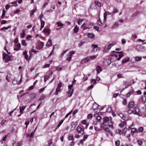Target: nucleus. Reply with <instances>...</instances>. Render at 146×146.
<instances>
[{"instance_id":"obj_57","label":"nucleus","mask_w":146,"mask_h":146,"mask_svg":"<svg viewBox=\"0 0 146 146\" xmlns=\"http://www.w3.org/2000/svg\"><path fill=\"white\" fill-rule=\"evenodd\" d=\"M68 139L69 140H74V138H73V136L72 135L71 136H69L68 137Z\"/></svg>"},{"instance_id":"obj_22","label":"nucleus","mask_w":146,"mask_h":146,"mask_svg":"<svg viewBox=\"0 0 146 146\" xmlns=\"http://www.w3.org/2000/svg\"><path fill=\"white\" fill-rule=\"evenodd\" d=\"M77 125V122H72L71 123V127H72V128L73 129H75V128L76 127Z\"/></svg>"},{"instance_id":"obj_13","label":"nucleus","mask_w":146,"mask_h":146,"mask_svg":"<svg viewBox=\"0 0 146 146\" xmlns=\"http://www.w3.org/2000/svg\"><path fill=\"white\" fill-rule=\"evenodd\" d=\"M92 47L93 48V51L94 50L95 48H96V51L100 49V48L98 47L97 45L92 44Z\"/></svg>"},{"instance_id":"obj_15","label":"nucleus","mask_w":146,"mask_h":146,"mask_svg":"<svg viewBox=\"0 0 146 146\" xmlns=\"http://www.w3.org/2000/svg\"><path fill=\"white\" fill-rule=\"evenodd\" d=\"M96 70L97 73L99 74L102 71V69L100 66H98L96 67Z\"/></svg>"},{"instance_id":"obj_58","label":"nucleus","mask_w":146,"mask_h":146,"mask_svg":"<svg viewBox=\"0 0 146 146\" xmlns=\"http://www.w3.org/2000/svg\"><path fill=\"white\" fill-rule=\"evenodd\" d=\"M88 137V135H85L84 136V138L83 139L84 141H85V140Z\"/></svg>"},{"instance_id":"obj_36","label":"nucleus","mask_w":146,"mask_h":146,"mask_svg":"<svg viewBox=\"0 0 146 146\" xmlns=\"http://www.w3.org/2000/svg\"><path fill=\"white\" fill-rule=\"evenodd\" d=\"M49 78V76H46L44 77V82H46L47 80Z\"/></svg>"},{"instance_id":"obj_9","label":"nucleus","mask_w":146,"mask_h":146,"mask_svg":"<svg viewBox=\"0 0 146 146\" xmlns=\"http://www.w3.org/2000/svg\"><path fill=\"white\" fill-rule=\"evenodd\" d=\"M44 43L43 42H40L38 43L37 46V48L39 49L40 50L42 48L43 46H44Z\"/></svg>"},{"instance_id":"obj_40","label":"nucleus","mask_w":146,"mask_h":146,"mask_svg":"<svg viewBox=\"0 0 146 146\" xmlns=\"http://www.w3.org/2000/svg\"><path fill=\"white\" fill-rule=\"evenodd\" d=\"M98 105L97 104L95 103L93 105V109L94 110L96 109L98 107Z\"/></svg>"},{"instance_id":"obj_6","label":"nucleus","mask_w":146,"mask_h":146,"mask_svg":"<svg viewBox=\"0 0 146 146\" xmlns=\"http://www.w3.org/2000/svg\"><path fill=\"white\" fill-rule=\"evenodd\" d=\"M76 130L79 133H81L82 135L84 134V129H82V127L78 126L76 128Z\"/></svg>"},{"instance_id":"obj_20","label":"nucleus","mask_w":146,"mask_h":146,"mask_svg":"<svg viewBox=\"0 0 146 146\" xmlns=\"http://www.w3.org/2000/svg\"><path fill=\"white\" fill-rule=\"evenodd\" d=\"M119 24L118 22H116L112 26L111 28L114 29L117 28L119 26Z\"/></svg>"},{"instance_id":"obj_10","label":"nucleus","mask_w":146,"mask_h":146,"mask_svg":"<svg viewBox=\"0 0 146 146\" xmlns=\"http://www.w3.org/2000/svg\"><path fill=\"white\" fill-rule=\"evenodd\" d=\"M38 52V51L36 50H35V49H32L31 51H29L30 56H29V60H30L31 58L32 57V54L31 53L32 52L35 53H36L37 52Z\"/></svg>"},{"instance_id":"obj_59","label":"nucleus","mask_w":146,"mask_h":146,"mask_svg":"<svg viewBox=\"0 0 146 146\" xmlns=\"http://www.w3.org/2000/svg\"><path fill=\"white\" fill-rule=\"evenodd\" d=\"M62 83L61 82H60L58 84V86L57 88H58L60 89V88L61 87H62Z\"/></svg>"},{"instance_id":"obj_34","label":"nucleus","mask_w":146,"mask_h":146,"mask_svg":"<svg viewBox=\"0 0 146 146\" xmlns=\"http://www.w3.org/2000/svg\"><path fill=\"white\" fill-rule=\"evenodd\" d=\"M113 123L111 121V123H109L108 124H106V125H107V126H109L112 129H113Z\"/></svg>"},{"instance_id":"obj_23","label":"nucleus","mask_w":146,"mask_h":146,"mask_svg":"<svg viewBox=\"0 0 146 146\" xmlns=\"http://www.w3.org/2000/svg\"><path fill=\"white\" fill-rule=\"evenodd\" d=\"M25 30H24L22 31V33L21 34V38H23L25 36Z\"/></svg>"},{"instance_id":"obj_8","label":"nucleus","mask_w":146,"mask_h":146,"mask_svg":"<svg viewBox=\"0 0 146 146\" xmlns=\"http://www.w3.org/2000/svg\"><path fill=\"white\" fill-rule=\"evenodd\" d=\"M127 128L126 127H125L123 130L122 132V131L120 129H118L117 130V133L120 134H122L123 133H124V135H125V133L127 131Z\"/></svg>"},{"instance_id":"obj_61","label":"nucleus","mask_w":146,"mask_h":146,"mask_svg":"<svg viewBox=\"0 0 146 146\" xmlns=\"http://www.w3.org/2000/svg\"><path fill=\"white\" fill-rule=\"evenodd\" d=\"M96 80L95 79H92L91 80V82L92 83L94 81L93 83V85L94 84H96Z\"/></svg>"},{"instance_id":"obj_38","label":"nucleus","mask_w":146,"mask_h":146,"mask_svg":"<svg viewBox=\"0 0 146 146\" xmlns=\"http://www.w3.org/2000/svg\"><path fill=\"white\" fill-rule=\"evenodd\" d=\"M139 11H137L136 12H135V13L131 15V17H135V16H137L139 14Z\"/></svg>"},{"instance_id":"obj_21","label":"nucleus","mask_w":146,"mask_h":146,"mask_svg":"<svg viewBox=\"0 0 146 146\" xmlns=\"http://www.w3.org/2000/svg\"><path fill=\"white\" fill-rule=\"evenodd\" d=\"M136 49L138 51H140L143 48V47L141 45H138L136 46Z\"/></svg>"},{"instance_id":"obj_55","label":"nucleus","mask_w":146,"mask_h":146,"mask_svg":"<svg viewBox=\"0 0 146 146\" xmlns=\"http://www.w3.org/2000/svg\"><path fill=\"white\" fill-rule=\"evenodd\" d=\"M94 28L98 31L100 32L101 31V30H99V28L98 26H94Z\"/></svg>"},{"instance_id":"obj_53","label":"nucleus","mask_w":146,"mask_h":146,"mask_svg":"<svg viewBox=\"0 0 146 146\" xmlns=\"http://www.w3.org/2000/svg\"><path fill=\"white\" fill-rule=\"evenodd\" d=\"M107 16V14L106 12H105L104 13V21H105V20L106 19V17Z\"/></svg>"},{"instance_id":"obj_35","label":"nucleus","mask_w":146,"mask_h":146,"mask_svg":"<svg viewBox=\"0 0 146 146\" xmlns=\"http://www.w3.org/2000/svg\"><path fill=\"white\" fill-rule=\"evenodd\" d=\"M68 49H66L60 55V57L61 58H62L63 55L68 51Z\"/></svg>"},{"instance_id":"obj_64","label":"nucleus","mask_w":146,"mask_h":146,"mask_svg":"<svg viewBox=\"0 0 146 146\" xmlns=\"http://www.w3.org/2000/svg\"><path fill=\"white\" fill-rule=\"evenodd\" d=\"M112 110V108L111 107H109L107 109V110H106V111L108 112H110V111H111V110Z\"/></svg>"},{"instance_id":"obj_31","label":"nucleus","mask_w":146,"mask_h":146,"mask_svg":"<svg viewBox=\"0 0 146 146\" xmlns=\"http://www.w3.org/2000/svg\"><path fill=\"white\" fill-rule=\"evenodd\" d=\"M41 23V28L40 29V30H41L43 28L44 25V21L42 20H40Z\"/></svg>"},{"instance_id":"obj_32","label":"nucleus","mask_w":146,"mask_h":146,"mask_svg":"<svg viewBox=\"0 0 146 146\" xmlns=\"http://www.w3.org/2000/svg\"><path fill=\"white\" fill-rule=\"evenodd\" d=\"M37 9L36 8H35L33 9L32 11H31L30 14V15L31 16H32L33 15L34 13L36 11Z\"/></svg>"},{"instance_id":"obj_3","label":"nucleus","mask_w":146,"mask_h":146,"mask_svg":"<svg viewBox=\"0 0 146 146\" xmlns=\"http://www.w3.org/2000/svg\"><path fill=\"white\" fill-rule=\"evenodd\" d=\"M133 110V113L135 115H136L139 116H141V115L140 114V109L138 108V107L136 106L134 108Z\"/></svg>"},{"instance_id":"obj_51","label":"nucleus","mask_w":146,"mask_h":146,"mask_svg":"<svg viewBox=\"0 0 146 146\" xmlns=\"http://www.w3.org/2000/svg\"><path fill=\"white\" fill-rule=\"evenodd\" d=\"M98 56V55L95 56H92L89 57V58L92 59H94Z\"/></svg>"},{"instance_id":"obj_42","label":"nucleus","mask_w":146,"mask_h":146,"mask_svg":"<svg viewBox=\"0 0 146 146\" xmlns=\"http://www.w3.org/2000/svg\"><path fill=\"white\" fill-rule=\"evenodd\" d=\"M60 89L58 88H57L56 89L55 94L56 95H58V92H60Z\"/></svg>"},{"instance_id":"obj_12","label":"nucleus","mask_w":146,"mask_h":146,"mask_svg":"<svg viewBox=\"0 0 146 146\" xmlns=\"http://www.w3.org/2000/svg\"><path fill=\"white\" fill-rule=\"evenodd\" d=\"M90 58L88 57H86L81 60V63L82 64H84V63L88 62Z\"/></svg>"},{"instance_id":"obj_56","label":"nucleus","mask_w":146,"mask_h":146,"mask_svg":"<svg viewBox=\"0 0 146 146\" xmlns=\"http://www.w3.org/2000/svg\"><path fill=\"white\" fill-rule=\"evenodd\" d=\"M46 87L40 89L39 90L38 92L39 93H42V92L44 90V89H45Z\"/></svg>"},{"instance_id":"obj_25","label":"nucleus","mask_w":146,"mask_h":146,"mask_svg":"<svg viewBox=\"0 0 146 146\" xmlns=\"http://www.w3.org/2000/svg\"><path fill=\"white\" fill-rule=\"evenodd\" d=\"M118 11V10L115 8H114L112 12L110 14L112 15L116 13Z\"/></svg>"},{"instance_id":"obj_49","label":"nucleus","mask_w":146,"mask_h":146,"mask_svg":"<svg viewBox=\"0 0 146 146\" xmlns=\"http://www.w3.org/2000/svg\"><path fill=\"white\" fill-rule=\"evenodd\" d=\"M56 24L58 25V27H62L63 25V24L60 23V22H58L56 23Z\"/></svg>"},{"instance_id":"obj_26","label":"nucleus","mask_w":146,"mask_h":146,"mask_svg":"<svg viewBox=\"0 0 146 146\" xmlns=\"http://www.w3.org/2000/svg\"><path fill=\"white\" fill-rule=\"evenodd\" d=\"M29 95L31 99H34L36 97V94L35 93L30 94Z\"/></svg>"},{"instance_id":"obj_29","label":"nucleus","mask_w":146,"mask_h":146,"mask_svg":"<svg viewBox=\"0 0 146 146\" xmlns=\"http://www.w3.org/2000/svg\"><path fill=\"white\" fill-rule=\"evenodd\" d=\"M143 127H139L137 131V133L141 132L143 131Z\"/></svg>"},{"instance_id":"obj_16","label":"nucleus","mask_w":146,"mask_h":146,"mask_svg":"<svg viewBox=\"0 0 146 146\" xmlns=\"http://www.w3.org/2000/svg\"><path fill=\"white\" fill-rule=\"evenodd\" d=\"M21 44L19 43L17 44L14 48V50L18 51L21 47Z\"/></svg>"},{"instance_id":"obj_54","label":"nucleus","mask_w":146,"mask_h":146,"mask_svg":"<svg viewBox=\"0 0 146 146\" xmlns=\"http://www.w3.org/2000/svg\"><path fill=\"white\" fill-rule=\"evenodd\" d=\"M85 43V42H80L79 44H78V46L79 47H80Z\"/></svg>"},{"instance_id":"obj_39","label":"nucleus","mask_w":146,"mask_h":146,"mask_svg":"<svg viewBox=\"0 0 146 146\" xmlns=\"http://www.w3.org/2000/svg\"><path fill=\"white\" fill-rule=\"evenodd\" d=\"M97 23L98 25L100 26H101L102 25V23L100 19H99L98 20Z\"/></svg>"},{"instance_id":"obj_60","label":"nucleus","mask_w":146,"mask_h":146,"mask_svg":"<svg viewBox=\"0 0 146 146\" xmlns=\"http://www.w3.org/2000/svg\"><path fill=\"white\" fill-rule=\"evenodd\" d=\"M50 66V65L49 64H46L43 66V68H46L49 67Z\"/></svg>"},{"instance_id":"obj_7","label":"nucleus","mask_w":146,"mask_h":146,"mask_svg":"<svg viewBox=\"0 0 146 146\" xmlns=\"http://www.w3.org/2000/svg\"><path fill=\"white\" fill-rule=\"evenodd\" d=\"M115 44V42H113L112 43L109 44L107 46L106 50L105 49L104 50V52L108 51Z\"/></svg>"},{"instance_id":"obj_30","label":"nucleus","mask_w":146,"mask_h":146,"mask_svg":"<svg viewBox=\"0 0 146 146\" xmlns=\"http://www.w3.org/2000/svg\"><path fill=\"white\" fill-rule=\"evenodd\" d=\"M126 124V122L125 121L122 122L119 124V126L121 127H123L124 125H125Z\"/></svg>"},{"instance_id":"obj_47","label":"nucleus","mask_w":146,"mask_h":146,"mask_svg":"<svg viewBox=\"0 0 146 146\" xmlns=\"http://www.w3.org/2000/svg\"><path fill=\"white\" fill-rule=\"evenodd\" d=\"M21 44L22 45L26 46L27 45V44L25 40H22Z\"/></svg>"},{"instance_id":"obj_41","label":"nucleus","mask_w":146,"mask_h":146,"mask_svg":"<svg viewBox=\"0 0 146 146\" xmlns=\"http://www.w3.org/2000/svg\"><path fill=\"white\" fill-rule=\"evenodd\" d=\"M137 130L136 128H133L131 129V133L132 134H133V135L134 133L137 132Z\"/></svg>"},{"instance_id":"obj_44","label":"nucleus","mask_w":146,"mask_h":146,"mask_svg":"<svg viewBox=\"0 0 146 146\" xmlns=\"http://www.w3.org/2000/svg\"><path fill=\"white\" fill-rule=\"evenodd\" d=\"M95 3L99 7H100L101 6V3L98 1H95Z\"/></svg>"},{"instance_id":"obj_63","label":"nucleus","mask_w":146,"mask_h":146,"mask_svg":"<svg viewBox=\"0 0 146 146\" xmlns=\"http://www.w3.org/2000/svg\"><path fill=\"white\" fill-rule=\"evenodd\" d=\"M44 95H42L40 97L39 99V100H42L44 99Z\"/></svg>"},{"instance_id":"obj_1","label":"nucleus","mask_w":146,"mask_h":146,"mask_svg":"<svg viewBox=\"0 0 146 146\" xmlns=\"http://www.w3.org/2000/svg\"><path fill=\"white\" fill-rule=\"evenodd\" d=\"M112 55L110 58H109L110 62H113L114 60H112L113 59L115 58V60H119L121 58L124 56L123 52H121L113 51Z\"/></svg>"},{"instance_id":"obj_19","label":"nucleus","mask_w":146,"mask_h":146,"mask_svg":"<svg viewBox=\"0 0 146 146\" xmlns=\"http://www.w3.org/2000/svg\"><path fill=\"white\" fill-rule=\"evenodd\" d=\"M129 60V57H126L125 58L123 59L122 61V63L124 64L125 62H128Z\"/></svg>"},{"instance_id":"obj_28","label":"nucleus","mask_w":146,"mask_h":146,"mask_svg":"<svg viewBox=\"0 0 146 146\" xmlns=\"http://www.w3.org/2000/svg\"><path fill=\"white\" fill-rule=\"evenodd\" d=\"M79 28L77 25H76L74 29V33H76L78 32V31Z\"/></svg>"},{"instance_id":"obj_45","label":"nucleus","mask_w":146,"mask_h":146,"mask_svg":"<svg viewBox=\"0 0 146 146\" xmlns=\"http://www.w3.org/2000/svg\"><path fill=\"white\" fill-rule=\"evenodd\" d=\"M133 91L129 92L127 93V97H129L131 94H133Z\"/></svg>"},{"instance_id":"obj_24","label":"nucleus","mask_w":146,"mask_h":146,"mask_svg":"<svg viewBox=\"0 0 146 146\" xmlns=\"http://www.w3.org/2000/svg\"><path fill=\"white\" fill-rule=\"evenodd\" d=\"M88 37L90 38H93L95 37L94 35L92 33H89L88 35Z\"/></svg>"},{"instance_id":"obj_17","label":"nucleus","mask_w":146,"mask_h":146,"mask_svg":"<svg viewBox=\"0 0 146 146\" xmlns=\"http://www.w3.org/2000/svg\"><path fill=\"white\" fill-rule=\"evenodd\" d=\"M52 45V41L50 39H49L46 44V46H50Z\"/></svg>"},{"instance_id":"obj_48","label":"nucleus","mask_w":146,"mask_h":146,"mask_svg":"<svg viewBox=\"0 0 146 146\" xmlns=\"http://www.w3.org/2000/svg\"><path fill=\"white\" fill-rule=\"evenodd\" d=\"M64 120L63 119L62 120L59 122L58 125L57 126V128H58L62 124Z\"/></svg>"},{"instance_id":"obj_50","label":"nucleus","mask_w":146,"mask_h":146,"mask_svg":"<svg viewBox=\"0 0 146 146\" xmlns=\"http://www.w3.org/2000/svg\"><path fill=\"white\" fill-rule=\"evenodd\" d=\"M84 20L83 19H79L77 21L78 24L79 25H80V24Z\"/></svg>"},{"instance_id":"obj_11","label":"nucleus","mask_w":146,"mask_h":146,"mask_svg":"<svg viewBox=\"0 0 146 146\" xmlns=\"http://www.w3.org/2000/svg\"><path fill=\"white\" fill-rule=\"evenodd\" d=\"M134 105V102L133 101L130 102L127 106L128 108H132Z\"/></svg>"},{"instance_id":"obj_5","label":"nucleus","mask_w":146,"mask_h":146,"mask_svg":"<svg viewBox=\"0 0 146 146\" xmlns=\"http://www.w3.org/2000/svg\"><path fill=\"white\" fill-rule=\"evenodd\" d=\"M111 117H106L104 118V122L103 123H106V124H107L109 123H111Z\"/></svg>"},{"instance_id":"obj_14","label":"nucleus","mask_w":146,"mask_h":146,"mask_svg":"<svg viewBox=\"0 0 146 146\" xmlns=\"http://www.w3.org/2000/svg\"><path fill=\"white\" fill-rule=\"evenodd\" d=\"M43 31L45 33L47 34L48 35H49L50 33V30L49 29L44 28Z\"/></svg>"},{"instance_id":"obj_52","label":"nucleus","mask_w":146,"mask_h":146,"mask_svg":"<svg viewBox=\"0 0 146 146\" xmlns=\"http://www.w3.org/2000/svg\"><path fill=\"white\" fill-rule=\"evenodd\" d=\"M120 144V141L119 140H117L115 142L116 146H119Z\"/></svg>"},{"instance_id":"obj_62","label":"nucleus","mask_w":146,"mask_h":146,"mask_svg":"<svg viewBox=\"0 0 146 146\" xmlns=\"http://www.w3.org/2000/svg\"><path fill=\"white\" fill-rule=\"evenodd\" d=\"M52 143V140H50L48 141V143L47 145V146H50V145H51V144Z\"/></svg>"},{"instance_id":"obj_37","label":"nucleus","mask_w":146,"mask_h":146,"mask_svg":"<svg viewBox=\"0 0 146 146\" xmlns=\"http://www.w3.org/2000/svg\"><path fill=\"white\" fill-rule=\"evenodd\" d=\"M127 113L130 114H131L132 113H133V111H132L131 110L130 108H127Z\"/></svg>"},{"instance_id":"obj_2","label":"nucleus","mask_w":146,"mask_h":146,"mask_svg":"<svg viewBox=\"0 0 146 146\" xmlns=\"http://www.w3.org/2000/svg\"><path fill=\"white\" fill-rule=\"evenodd\" d=\"M93 24L89 22L86 21V23H83L81 26V27L84 30L89 29L92 28Z\"/></svg>"},{"instance_id":"obj_33","label":"nucleus","mask_w":146,"mask_h":146,"mask_svg":"<svg viewBox=\"0 0 146 146\" xmlns=\"http://www.w3.org/2000/svg\"><path fill=\"white\" fill-rule=\"evenodd\" d=\"M11 26H9L8 27H3V28H2L0 30L1 31H3L4 30H7L8 29H10L11 28Z\"/></svg>"},{"instance_id":"obj_27","label":"nucleus","mask_w":146,"mask_h":146,"mask_svg":"<svg viewBox=\"0 0 146 146\" xmlns=\"http://www.w3.org/2000/svg\"><path fill=\"white\" fill-rule=\"evenodd\" d=\"M135 60L136 61H139L142 59V57L140 56H136L135 58Z\"/></svg>"},{"instance_id":"obj_46","label":"nucleus","mask_w":146,"mask_h":146,"mask_svg":"<svg viewBox=\"0 0 146 146\" xmlns=\"http://www.w3.org/2000/svg\"><path fill=\"white\" fill-rule=\"evenodd\" d=\"M137 142L138 145H141L143 143V141L139 139H138L137 140Z\"/></svg>"},{"instance_id":"obj_43","label":"nucleus","mask_w":146,"mask_h":146,"mask_svg":"<svg viewBox=\"0 0 146 146\" xmlns=\"http://www.w3.org/2000/svg\"><path fill=\"white\" fill-rule=\"evenodd\" d=\"M5 11L4 10H3V13L1 16V18L2 19H3L4 18V16L5 15Z\"/></svg>"},{"instance_id":"obj_4","label":"nucleus","mask_w":146,"mask_h":146,"mask_svg":"<svg viewBox=\"0 0 146 146\" xmlns=\"http://www.w3.org/2000/svg\"><path fill=\"white\" fill-rule=\"evenodd\" d=\"M3 59L5 62H8L11 60L10 56L5 53L3 54Z\"/></svg>"},{"instance_id":"obj_18","label":"nucleus","mask_w":146,"mask_h":146,"mask_svg":"<svg viewBox=\"0 0 146 146\" xmlns=\"http://www.w3.org/2000/svg\"><path fill=\"white\" fill-rule=\"evenodd\" d=\"M73 89L69 90L68 93V95L69 97H71L72 96L73 93Z\"/></svg>"}]
</instances>
